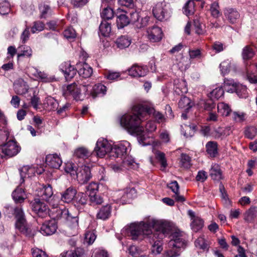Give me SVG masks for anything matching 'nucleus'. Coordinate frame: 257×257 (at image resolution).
<instances>
[{"instance_id":"obj_1","label":"nucleus","mask_w":257,"mask_h":257,"mask_svg":"<svg viewBox=\"0 0 257 257\" xmlns=\"http://www.w3.org/2000/svg\"><path fill=\"white\" fill-rule=\"evenodd\" d=\"M127 231L133 240L147 236L150 242L153 243L152 251L155 254H159L163 249L161 240L169 233L170 224L166 221L152 220L146 223H132Z\"/></svg>"},{"instance_id":"obj_2","label":"nucleus","mask_w":257,"mask_h":257,"mask_svg":"<svg viewBox=\"0 0 257 257\" xmlns=\"http://www.w3.org/2000/svg\"><path fill=\"white\" fill-rule=\"evenodd\" d=\"M142 104L134 106L132 113L125 114L120 118L121 126L130 133H137L142 132L140 127L144 118V113L146 112Z\"/></svg>"},{"instance_id":"obj_3","label":"nucleus","mask_w":257,"mask_h":257,"mask_svg":"<svg viewBox=\"0 0 257 257\" xmlns=\"http://www.w3.org/2000/svg\"><path fill=\"white\" fill-rule=\"evenodd\" d=\"M170 240L168 243L169 246L171 248H175L181 249H185L188 244L187 237L185 233L176 229L171 231V226L170 225Z\"/></svg>"},{"instance_id":"obj_4","label":"nucleus","mask_w":257,"mask_h":257,"mask_svg":"<svg viewBox=\"0 0 257 257\" xmlns=\"http://www.w3.org/2000/svg\"><path fill=\"white\" fill-rule=\"evenodd\" d=\"M14 215L16 218V226L26 236L31 237L34 235V231L27 224L23 210L21 207H16L14 209Z\"/></svg>"},{"instance_id":"obj_5","label":"nucleus","mask_w":257,"mask_h":257,"mask_svg":"<svg viewBox=\"0 0 257 257\" xmlns=\"http://www.w3.org/2000/svg\"><path fill=\"white\" fill-rule=\"evenodd\" d=\"M20 150L21 148L15 140L10 139L0 147V158H3L6 156L12 157L17 155Z\"/></svg>"},{"instance_id":"obj_6","label":"nucleus","mask_w":257,"mask_h":257,"mask_svg":"<svg viewBox=\"0 0 257 257\" xmlns=\"http://www.w3.org/2000/svg\"><path fill=\"white\" fill-rule=\"evenodd\" d=\"M153 13L154 17L161 21L168 20L171 15L169 6L165 2L157 3L153 9Z\"/></svg>"},{"instance_id":"obj_7","label":"nucleus","mask_w":257,"mask_h":257,"mask_svg":"<svg viewBox=\"0 0 257 257\" xmlns=\"http://www.w3.org/2000/svg\"><path fill=\"white\" fill-rule=\"evenodd\" d=\"M130 147V144L127 141H122L111 146L110 157L122 159L127 154V150Z\"/></svg>"},{"instance_id":"obj_8","label":"nucleus","mask_w":257,"mask_h":257,"mask_svg":"<svg viewBox=\"0 0 257 257\" xmlns=\"http://www.w3.org/2000/svg\"><path fill=\"white\" fill-rule=\"evenodd\" d=\"M224 86L225 89L227 87H230L227 89L228 92L231 93L236 92L238 96L240 98H245L247 96V90L245 87L234 82L232 79H225L224 80Z\"/></svg>"},{"instance_id":"obj_9","label":"nucleus","mask_w":257,"mask_h":257,"mask_svg":"<svg viewBox=\"0 0 257 257\" xmlns=\"http://www.w3.org/2000/svg\"><path fill=\"white\" fill-rule=\"evenodd\" d=\"M140 127L142 128V131L138 133L139 143L142 144L143 146L150 145L151 142L150 141H147L148 137H146V132H152L155 131L157 128L155 123L153 121H148L146 124L145 128L144 129L143 128V124L142 122Z\"/></svg>"},{"instance_id":"obj_10","label":"nucleus","mask_w":257,"mask_h":257,"mask_svg":"<svg viewBox=\"0 0 257 257\" xmlns=\"http://www.w3.org/2000/svg\"><path fill=\"white\" fill-rule=\"evenodd\" d=\"M84 91L86 94L91 96L93 98L106 93V87L101 83L94 85L92 87L89 84L83 85Z\"/></svg>"},{"instance_id":"obj_11","label":"nucleus","mask_w":257,"mask_h":257,"mask_svg":"<svg viewBox=\"0 0 257 257\" xmlns=\"http://www.w3.org/2000/svg\"><path fill=\"white\" fill-rule=\"evenodd\" d=\"M83 85H86L85 83H72L68 85L66 89L64 90L63 94L66 97L68 95H71L76 100H81L82 98V94L81 93L80 86L83 87Z\"/></svg>"},{"instance_id":"obj_12","label":"nucleus","mask_w":257,"mask_h":257,"mask_svg":"<svg viewBox=\"0 0 257 257\" xmlns=\"http://www.w3.org/2000/svg\"><path fill=\"white\" fill-rule=\"evenodd\" d=\"M111 145L107 140L100 138L96 142L94 152L99 157H104L108 152L111 151Z\"/></svg>"},{"instance_id":"obj_13","label":"nucleus","mask_w":257,"mask_h":257,"mask_svg":"<svg viewBox=\"0 0 257 257\" xmlns=\"http://www.w3.org/2000/svg\"><path fill=\"white\" fill-rule=\"evenodd\" d=\"M131 24L138 29H141L149 24L150 18L146 16L141 18L139 13L137 11H132L130 13Z\"/></svg>"},{"instance_id":"obj_14","label":"nucleus","mask_w":257,"mask_h":257,"mask_svg":"<svg viewBox=\"0 0 257 257\" xmlns=\"http://www.w3.org/2000/svg\"><path fill=\"white\" fill-rule=\"evenodd\" d=\"M75 176L79 183H86L92 177L90 168L87 166L79 167L76 170Z\"/></svg>"},{"instance_id":"obj_15","label":"nucleus","mask_w":257,"mask_h":257,"mask_svg":"<svg viewBox=\"0 0 257 257\" xmlns=\"http://www.w3.org/2000/svg\"><path fill=\"white\" fill-rule=\"evenodd\" d=\"M33 210L40 217H45L48 213L49 208L47 205L40 200V198H35L32 203Z\"/></svg>"},{"instance_id":"obj_16","label":"nucleus","mask_w":257,"mask_h":257,"mask_svg":"<svg viewBox=\"0 0 257 257\" xmlns=\"http://www.w3.org/2000/svg\"><path fill=\"white\" fill-rule=\"evenodd\" d=\"M60 70L63 73L67 81L73 78L77 72V69L70 62H64L59 66Z\"/></svg>"},{"instance_id":"obj_17","label":"nucleus","mask_w":257,"mask_h":257,"mask_svg":"<svg viewBox=\"0 0 257 257\" xmlns=\"http://www.w3.org/2000/svg\"><path fill=\"white\" fill-rule=\"evenodd\" d=\"M66 220L68 226L67 232L71 236H74L77 233L78 229V218L77 217H72L69 213L64 218Z\"/></svg>"},{"instance_id":"obj_18","label":"nucleus","mask_w":257,"mask_h":257,"mask_svg":"<svg viewBox=\"0 0 257 257\" xmlns=\"http://www.w3.org/2000/svg\"><path fill=\"white\" fill-rule=\"evenodd\" d=\"M147 33L148 39L152 43L160 42L163 37L162 31L157 26H153L148 28Z\"/></svg>"},{"instance_id":"obj_19","label":"nucleus","mask_w":257,"mask_h":257,"mask_svg":"<svg viewBox=\"0 0 257 257\" xmlns=\"http://www.w3.org/2000/svg\"><path fill=\"white\" fill-rule=\"evenodd\" d=\"M57 225L55 220L45 221L40 228V232L44 235H51L57 230Z\"/></svg>"},{"instance_id":"obj_20","label":"nucleus","mask_w":257,"mask_h":257,"mask_svg":"<svg viewBox=\"0 0 257 257\" xmlns=\"http://www.w3.org/2000/svg\"><path fill=\"white\" fill-rule=\"evenodd\" d=\"M142 107L146 112L144 113V118L145 120L148 118V115L151 114H153V116L158 122H161L164 121L165 118L164 115L159 111H157L155 110L154 108L148 104H142Z\"/></svg>"},{"instance_id":"obj_21","label":"nucleus","mask_w":257,"mask_h":257,"mask_svg":"<svg viewBox=\"0 0 257 257\" xmlns=\"http://www.w3.org/2000/svg\"><path fill=\"white\" fill-rule=\"evenodd\" d=\"M188 213L192 220L191 223V228L194 231L197 232L203 226L204 223L203 220L200 217L196 216L195 213L192 210H189Z\"/></svg>"},{"instance_id":"obj_22","label":"nucleus","mask_w":257,"mask_h":257,"mask_svg":"<svg viewBox=\"0 0 257 257\" xmlns=\"http://www.w3.org/2000/svg\"><path fill=\"white\" fill-rule=\"evenodd\" d=\"M53 192L51 185L44 186L37 190V195L43 200L48 201L52 196Z\"/></svg>"},{"instance_id":"obj_23","label":"nucleus","mask_w":257,"mask_h":257,"mask_svg":"<svg viewBox=\"0 0 257 257\" xmlns=\"http://www.w3.org/2000/svg\"><path fill=\"white\" fill-rule=\"evenodd\" d=\"M46 163L50 167L58 169L60 167L62 161L57 154H49L46 157Z\"/></svg>"},{"instance_id":"obj_24","label":"nucleus","mask_w":257,"mask_h":257,"mask_svg":"<svg viewBox=\"0 0 257 257\" xmlns=\"http://www.w3.org/2000/svg\"><path fill=\"white\" fill-rule=\"evenodd\" d=\"M14 87L15 92L19 95L26 93L29 89L27 83L22 78H19L15 81Z\"/></svg>"},{"instance_id":"obj_25","label":"nucleus","mask_w":257,"mask_h":257,"mask_svg":"<svg viewBox=\"0 0 257 257\" xmlns=\"http://www.w3.org/2000/svg\"><path fill=\"white\" fill-rule=\"evenodd\" d=\"M79 75L82 77L87 78L90 77L92 73V68L86 63H79L77 65Z\"/></svg>"},{"instance_id":"obj_26","label":"nucleus","mask_w":257,"mask_h":257,"mask_svg":"<svg viewBox=\"0 0 257 257\" xmlns=\"http://www.w3.org/2000/svg\"><path fill=\"white\" fill-rule=\"evenodd\" d=\"M128 73L133 77H143L147 73V68L145 66L134 64L128 69Z\"/></svg>"},{"instance_id":"obj_27","label":"nucleus","mask_w":257,"mask_h":257,"mask_svg":"<svg viewBox=\"0 0 257 257\" xmlns=\"http://www.w3.org/2000/svg\"><path fill=\"white\" fill-rule=\"evenodd\" d=\"M77 194L76 190L73 187H70L61 194V200L65 203H70Z\"/></svg>"},{"instance_id":"obj_28","label":"nucleus","mask_w":257,"mask_h":257,"mask_svg":"<svg viewBox=\"0 0 257 257\" xmlns=\"http://www.w3.org/2000/svg\"><path fill=\"white\" fill-rule=\"evenodd\" d=\"M12 197L16 203H21L26 199L27 196L24 189L18 186L12 193Z\"/></svg>"},{"instance_id":"obj_29","label":"nucleus","mask_w":257,"mask_h":257,"mask_svg":"<svg viewBox=\"0 0 257 257\" xmlns=\"http://www.w3.org/2000/svg\"><path fill=\"white\" fill-rule=\"evenodd\" d=\"M209 175L215 181H220L223 179L222 171L220 166L217 164H212L209 170Z\"/></svg>"},{"instance_id":"obj_30","label":"nucleus","mask_w":257,"mask_h":257,"mask_svg":"<svg viewBox=\"0 0 257 257\" xmlns=\"http://www.w3.org/2000/svg\"><path fill=\"white\" fill-rule=\"evenodd\" d=\"M29 72L35 77L39 78L44 82H49L53 81V78L49 77L44 72H42L34 67L29 68Z\"/></svg>"},{"instance_id":"obj_31","label":"nucleus","mask_w":257,"mask_h":257,"mask_svg":"<svg viewBox=\"0 0 257 257\" xmlns=\"http://www.w3.org/2000/svg\"><path fill=\"white\" fill-rule=\"evenodd\" d=\"M224 13L225 18L231 24L235 23L239 17L238 12L232 8L226 9Z\"/></svg>"},{"instance_id":"obj_32","label":"nucleus","mask_w":257,"mask_h":257,"mask_svg":"<svg viewBox=\"0 0 257 257\" xmlns=\"http://www.w3.org/2000/svg\"><path fill=\"white\" fill-rule=\"evenodd\" d=\"M167 186L174 193L173 197L177 201L183 202L185 200L184 197L179 195V186L176 181L172 182L168 184Z\"/></svg>"},{"instance_id":"obj_33","label":"nucleus","mask_w":257,"mask_h":257,"mask_svg":"<svg viewBox=\"0 0 257 257\" xmlns=\"http://www.w3.org/2000/svg\"><path fill=\"white\" fill-rule=\"evenodd\" d=\"M111 207L109 204L102 207L97 214V218L102 220L108 218L111 214Z\"/></svg>"},{"instance_id":"obj_34","label":"nucleus","mask_w":257,"mask_h":257,"mask_svg":"<svg viewBox=\"0 0 257 257\" xmlns=\"http://www.w3.org/2000/svg\"><path fill=\"white\" fill-rule=\"evenodd\" d=\"M131 42V39L127 36H121L115 41L117 47L121 49L128 47Z\"/></svg>"},{"instance_id":"obj_35","label":"nucleus","mask_w":257,"mask_h":257,"mask_svg":"<svg viewBox=\"0 0 257 257\" xmlns=\"http://www.w3.org/2000/svg\"><path fill=\"white\" fill-rule=\"evenodd\" d=\"M135 192L136 191L134 188L127 189L119 192V195H121L120 198V201L123 204L128 202L130 200L133 198V195L135 193Z\"/></svg>"},{"instance_id":"obj_36","label":"nucleus","mask_w":257,"mask_h":257,"mask_svg":"<svg viewBox=\"0 0 257 257\" xmlns=\"http://www.w3.org/2000/svg\"><path fill=\"white\" fill-rule=\"evenodd\" d=\"M52 206L53 208L51 212L54 214V218L55 219L65 218L68 215L69 211L67 209H60L58 207L57 205H53Z\"/></svg>"},{"instance_id":"obj_37","label":"nucleus","mask_w":257,"mask_h":257,"mask_svg":"<svg viewBox=\"0 0 257 257\" xmlns=\"http://www.w3.org/2000/svg\"><path fill=\"white\" fill-rule=\"evenodd\" d=\"M131 23V17L128 18L125 14H120L117 17L116 24L118 29H121Z\"/></svg>"},{"instance_id":"obj_38","label":"nucleus","mask_w":257,"mask_h":257,"mask_svg":"<svg viewBox=\"0 0 257 257\" xmlns=\"http://www.w3.org/2000/svg\"><path fill=\"white\" fill-rule=\"evenodd\" d=\"M110 24L106 21H103L99 26V33L104 37H108L111 32Z\"/></svg>"},{"instance_id":"obj_39","label":"nucleus","mask_w":257,"mask_h":257,"mask_svg":"<svg viewBox=\"0 0 257 257\" xmlns=\"http://www.w3.org/2000/svg\"><path fill=\"white\" fill-rule=\"evenodd\" d=\"M44 104L47 109L51 110L57 109L59 105L57 100L51 96L47 97Z\"/></svg>"},{"instance_id":"obj_40","label":"nucleus","mask_w":257,"mask_h":257,"mask_svg":"<svg viewBox=\"0 0 257 257\" xmlns=\"http://www.w3.org/2000/svg\"><path fill=\"white\" fill-rule=\"evenodd\" d=\"M206 149L210 156L214 157L217 154V143L214 141L208 142L206 145Z\"/></svg>"},{"instance_id":"obj_41","label":"nucleus","mask_w":257,"mask_h":257,"mask_svg":"<svg viewBox=\"0 0 257 257\" xmlns=\"http://www.w3.org/2000/svg\"><path fill=\"white\" fill-rule=\"evenodd\" d=\"M19 52L18 54V58L21 57H26L30 58L32 55V50L31 48L28 46H21L18 48Z\"/></svg>"},{"instance_id":"obj_42","label":"nucleus","mask_w":257,"mask_h":257,"mask_svg":"<svg viewBox=\"0 0 257 257\" xmlns=\"http://www.w3.org/2000/svg\"><path fill=\"white\" fill-rule=\"evenodd\" d=\"M178 106L180 108L188 111L192 107L191 101L189 98L183 96L181 98L178 102Z\"/></svg>"},{"instance_id":"obj_43","label":"nucleus","mask_w":257,"mask_h":257,"mask_svg":"<svg viewBox=\"0 0 257 257\" xmlns=\"http://www.w3.org/2000/svg\"><path fill=\"white\" fill-rule=\"evenodd\" d=\"M195 246L203 250H208L209 249V243L208 241L203 237H198L195 241Z\"/></svg>"},{"instance_id":"obj_44","label":"nucleus","mask_w":257,"mask_h":257,"mask_svg":"<svg viewBox=\"0 0 257 257\" xmlns=\"http://www.w3.org/2000/svg\"><path fill=\"white\" fill-rule=\"evenodd\" d=\"M122 160V166L124 169H132L135 166V162L131 156L127 155V154L124 156Z\"/></svg>"},{"instance_id":"obj_45","label":"nucleus","mask_w":257,"mask_h":257,"mask_svg":"<svg viewBox=\"0 0 257 257\" xmlns=\"http://www.w3.org/2000/svg\"><path fill=\"white\" fill-rule=\"evenodd\" d=\"M184 13L186 16L192 15L195 12V3L193 0H189L183 8Z\"/></svg>"},{"instance_id":"obj_46","label":"nucleus","mask_w":257,"mask_h":257,"mask_svg":"<svg viewBox=\"0 0 257 257\" xmlns=\"http://www.w3.org/2000/svg\"><path fill=\"white\" fill-rule=\"evenodd\" d=\"M217 109L219 112L224 116H228L231 111L229 105L224 102L219 103L217 105Z\"/></svg>"},{"instance_id":"obj_47","label":"nucleus","mask_w":257,"mask_h":257,"mask_svg":"<svg viewBox=\"0 0 257 257\" xmlns=\"http://www.w3.org/2000/svg\"><path fill=\"white\" fill-rule=\"evenodd\" d=\"M231 117L235 122L241 123L245 120L246 114L243 112L235 111L232 113Z\"/></svg>"},{"instance_id":"obj_48","label":"nucleus","mask_w":257,"mask_h":257,"mask_svg":"<svg viewBox=\"0 0 257 257\" xmlns=\"http://www.w3.org/2000/svg\"><path fill=\"white\" fill-rule=\"evenodd\" d=\"M74 154L78 158L86 159L91 155V153L85 148H80L75 150Z\"/></svg>"},{"instance_id":"obj_49","label":"nucleus","mask_w":257,"mask_h":257,"mask_svg":"<svg viewBox=\"0 0 257 257\" xmlns=\"http://www.w3.org/2000/svg\"><path fill=\"white\" fill-rule=\"evenodd\" d=\"M100 15L102 19L105 21V20L111 19L114 16V13L112 9L107 6L103 9Z\"/></svg>"},{"instance_id":"obj_50","label":"nucleus","mask_w":257,"mask_h":257,"mask_svg":"<svg viewBox=\"0 0 257 257\" xmlns=\"http://www.w3.org/2000/svg\"><path fill=\"white\" fill-rule=\"evenodd\" d=\"M224 94V90L221 87H216L213 89L209 94V97L211 99H218L222 97Z\"/></svg>"},{"instance_id":"obj_51","label":"nucleus","mask_w":257,"mask_h":257,"mask_svg":"<svg viewBox=\"0 0 257 257\" xmlns=\"http://www.w3.org/2000/svg\"><path fill=\"white\" fill-rule=\"evenodd\" d=\"M254 53L249 46H246L242 50V56L243 60H248L253 57Z\"/></svg>"},{"instance_id":"obj_52","label":"nucleus","mask_w":257,"mask_h":257,"mask_svg":"<svg viewBox=\"0 0 257 257\" xmlns=\"http://www.w3.org/2000/svg\"><path fill=\"white\" fill-rule=\"evenodd\" d=\"M180 165L182 167L186 169L190 168L191 166L190 157L185 154H182L180 159Z\"/></svg>"},{"instance_id":"obj_53","label":"nucleus","mask_w":257,"mask_h":257,"mask_svg":"<svg viewBox=\"0 0 257 257\" xmlns=\"http://www.w3.org/2000/svg\"><path fill=\"white\" fill-rule=\"evenodd\" d=\"M20 174L21 176L22 182L21 183L24 182V178L26 177V175H28V177L31 176V175L34 173V169L33 168L28 167H24L20 170Z\"/></svg>"},{"instance_id":"obj_54","label":"nucleus","mask_w":257,"mask_h":257,"mask_svg":"<svg viewBox=\"0 0 257 257\" xmlns=\"http://www.w3.org/2000/svg\"><path fill=\"white\" fill-rule=\"evenodd\" d=\"M210 11L212 16L215 18H218L220 16L219 6L217 2H214L210 5Z\"/></svg>"},{"instance_id":"obj_55","label":"nucleus","mask_w":257,"mask_h":257,"mask_svg":"<svg viewBox=\"0 0 257 257\" xmlns=\"http://www.w3.org/2000/svg\"><path fill=\"white\" fill-rule=\"evenodd\" d=\"M175 91L177 93H185L187 92L188 89L186 85V82L183 80H181L178 83H175Z\"/></svg>"},{"instance_id":"obj_56","label":"nucleus","mask_w":257,"mask_h":257,"mask_svg":"<svg viewBox=\"0 0 257 257\" xmlns=\"http://www.w3.org/2000/svg\"><path fill=\"white\" fill-rule=\"evenodd\" d=\"M10 5L6 0H0V14L6 15L10 11Z\"/></svg>"},{"instance_id":"obj_57","label":"nucleus","mask_w":257,"mask_h":257,"mask_svg":"<svg viewBox=\"0 0 257 257\" xmlns=\"http://www.w3.org/2000/svg\"><path fill=\"white\" fill-rule=\"evenodd\" d=\"M156 158L160 162L161 165V167L163 168V170L167 166V160L165 158V154L160 151H157L156 153Z\"/></svg>"},{"instance_id":"obj_58","label":"nucleus","mask_w":257,"mask_h":257,"mask_svg":"<svg viewBox=\"0 0 257 257\" xmlns=\"http://www.w3.org/2000/svg\"><path fill=\"white\" fill-rule=\"evenodd\" d=\"M231 68V62L229 60H226L221 63L220 64V69L221 73L225 75L228 73Z\"/></svg>"},{"instance_id":"obj_59","label":"nucleus","mask_w":257,"mask_h":257,"mask_svg":"<svg viewBox=\"0 0 257 257\" xmlns=\"http://www.w3.org/2000/svg\"><path fill=\"white\" fill-rule=\"evenodd\" d=\"M98 184L95 182H92L86 187V190L90 195H94L97 193L98 191Z\"/></svg>"},{"instance_id":"obj_60","label":"nucleus","mask_w":257,"mask_h":257,"mask_svg":"<svg viewBox=\"0 0 257 257\" xmlns=\"http://www.w3.org/2000/svg\"><path fill=\"white\" fill-rule=\"evenodd\" d=\"M96 236L93 231H88L85 234L84 241L88 244H92L96 239Z\"/></svg>"},{"instance_id":"obj_61","label":"nucleus","mask_w":257,"mask_h":257,"mask_svg":"<svg viewBox=\"0 0 257 257\" xmlns=\"http://www.w3.org/2000/svg\"><path fill=\"white\" fill-rule=\"evenodd\" d=\"M180 255V252L178 249L171 248L164 253L163 257H178Z\"/></svg>"},{"instance_id":"obj_62","label":"nucleus","mask_w":257,"mask_h":257,"mask_svg":"<svg viewBox=\"0 0 257 257\" xmlns=\"http://www.w3.org/2000/svg\"><path fill=\"white\" fill-rule=\"evenodd\" d=\"M63 35L67 39H72L76 37V34L73 28L69 27L64 30Z\"/></svg>"},{"instance_id":"obj_63","label":"nucleus","mask_w":257,"mask_h":257,"mask_svg":"<svg viewBox=\"0 0 257 257\" xmlns=\"http://www.w3.org/2000/svg\"><path fill=\"white\" fill-rule=\"evenodd\" d=\"M257 216V208L255 207L250 208L245 214V219L248 221L252 220Z\"/></svg>"},{"instance_id":"obj_64","label":"nucleus","mask_w":257,"mask_h":257,"mask_svg":"<svg viewBox=\"0 0 257 257\" xmlns=\"http://www.w3.org/2000/svg\"><path fill=\"white\" fill-rule=\"evenodd\" d=\"M128 252L134 257H147L145 255L140 254V250L135 245H131L128 248Z\"/></svg>"}]
</instances>
